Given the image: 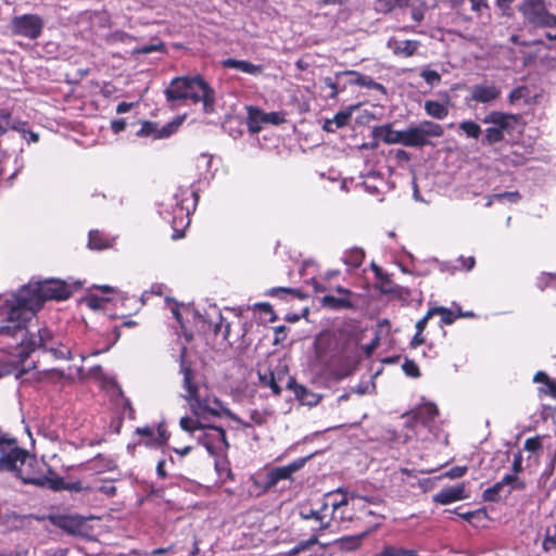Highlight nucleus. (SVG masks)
I'll list each match as a JSON object with an SVG mask.
<instances>
[{
    "label": "nucleus",
    "mask_w": 556,
    "mask_h": 556,
    "mask_svg": "<svg viewBox=\"0 0 556 556\" xmlns=\"http://www.w3.org/2000/svg\"><path fill=\"white\" fill-rule=\"evenodd\" d=\"M7 315L5 324L0 326V343L3 349L16 356L28 354L36 349H46L51 351L55 357L59 358H72V352L64 345L56 346L53 333L47 328H39L36 333L30 332L27 323L30 320H24L16 318L15 320L10 319V307L2 306Z\"/></svg>",
    "instance_id": "f257e3e1"
},
{
    "label": "nucleus",
    "mask_w": 556,
    "mask_h": 556,
    "mask_svg": "<svg viewBox=\"0 0 556 556\" xmlns=\"http://www.w3.org/2000/svg\"><path fill=\"white\" fill-rule=\"evenodd\" d=\"M76 289L77 286L68 281L47 279L23 287L8 299L3 306L10 307L11 320L16 318L31 320L46 301L66 300Z\"/></svg>",
    "instance_id": "f03ea898"
},
{
    "label": "nucleus",
    "mask_w": 556,
    "mask_h": 556,
    "mask_svg": "<svg viewBox=\"0 0 556 556\" xmlns=\"http://www.w3.org/2000/svg\"><path fill=\"white\" fill-rule=\"evenodd\" d=\"M167 100H191L203 102L204 111L210 112L214 104V91L200 76L176 77L165 90Z\"/></svg>",
    "instance_id": "7ed1b4c3"
},
{
    "label": "nucleus",
    "mask_w": 556,
    "mask_h": 556,
    "mask_svg": "<svg viewBox=\"0 0 556 556\" xmlns=\"http://www.w3.org/2000/svg\"><path fill=\"white\" fill-rule=\"evenodd\" d=\"M180 372L184 376L182 388L186 391L184 399L188 402L191 412L195 416H218L223 405L216 397L202 393L201 388L193 381V372L189 366L181 361Z\"/></svg>",
    "instance_id": "20e7f679"
},
{
    "label": "nucleus",
    "mask_w": 556,
    "mask_h": 556,
    "mask_svg": "<svg viewBox=\"0 0 556 556\" xmlns=\"http://www.w3.org/2000/svg\"><path fill=\"white\" fill-rule=\"evenodd\" d=\"M336 493H341L343 496L340 501L331 503L330 528L346 527L350 522L361 520L363 516L357 515L356 510L365 508L366 500L355 492H345L342 489H338Z\"/></svg>",
    "instance_id": "39448f33"
},
{
    "label": "nucleus",
    "mask_w": 556,
    "mask_h": 556,
    "mask_svg": "<svg viewBox=\"0 0 556 556\" xmlns=\"http://www.w3.org/2000/svg\"><path fill=\"white\" fill-rule=\"evenodd\" d=\"M49 521L56 528L61 529L68 535L85 540H94V530L90 521L97 519L93 516L84 517L74 515H50Z\"/></svg>",
    "instance_id": "423d86ee"
},
{
    "label": "nucleus",
    "mask_w": 556,
    "mask_h": 556,
    "mask_svg": "<svg viewBox=\"0 0 556 556\" xmlns=\"http://www.w3.org/2000/svg\"><path fill=\"white\" fill-rule=\"evenodd\" d=\"M444 134L440 124L431 121H422L417 125L404 129V146L421 148L431 144L430 138H439Z\"/></svg>",
    "instance_id": "0eeeda50"
},
{
    "label": "nucleus",
    "mask_w": 556,
    "mask_h": 556,
    "mask_svg": "<svg viewBox=\"0 0 556 556\" xmlns=\"http://www.w3.org/2000/svg\"><path fill=\"white\" fill-rule=\"evenodd\" d=\"M518 10L525 20L535 27H556V15L546 10L544 0H525Z\"/></svg>",
    "instance_id": "6e6552de"
},
{
    "label": "nucleus",
    "mask_w": 556,
    "mask_h": 556,
    "mask_svg": "<svg viewBox=\"0 0 556 556\" xmlns=\"http://www.w3.org/2000/svg\"><path fill=\"white\" fill-rule=\"evenodd\" d=\"M43 26L45 21L37 14H23L14 16L11 21L13 34L28 39H37Z\"/></svg>",
    "instance_id": "1a4fd4ad"
},
{
    "label": "nucleus",
    "mask_w": 556,
    "mask_h": 556,
    "mask_svg": "<svg viewBox=\"0 0 556 556\" xmlns=\"http://www.w3.org/2000/svg\"><path fill=\"white\" fill-rule=\"evenodd\" d=\"M311 456L298 458L287 466L276 467L269 470L265 477L262 486L264 491L274 488L279 481L290 479L291 476L300 470Z\"/></svg>",
    "instance_id": "9d476101"
},
{
    "label": "nucleus",
    "mask_w": 556,
    "mask_h": 556,
    "mask_svg": "<svg viewBox=\"0 0 556 556\" xmlns=\"http://www.w3.org/2000/svg\"><path fill=\"white\" fill-rule=\"evenodd\" d=\"M203 437L200 442L207 450L212 456L219 455L228 448V442L226 439V432L220 427H207L205 428Z\"/></svg>",
    "instance_id": "9b49d317"
},
{
    "label": "nucleus",
    "mask_w": 556,
    "mask_h": 556,
    "mask_svg": "<svg viewBox=\"0 0 556 556\" xmlns=\"http://www.w3.org/2000/svg\"><path fill=\"white\" fill-rule=\"evenodd\" d=\"M20 460L16 463V468L13 471L17 478L24 483L41 485L43 480L37 477L34 472V466L37 463L36 458L28 454L27 451L22 448V455L18 456Z\"/></svg>",
    "instance_id": "f8f14e48"
},
{
    "label": "nucleus",
    "mask_w": 556,
    "mask_h": 556,
    "mask_svg": "<svg viewBox=\"0 0 556 556\" xmlns=\"http://www.w3.org/2000/svg\"><path fill=\"white\" fill-rule=\"evenodd\" d=\"M439 409L433 403H426L415 408L406 415V426L415 429L420 427L428 428L430 422L438 416Z\"/></svg>",
    "instance_id": "ddd939ff"
},
{
    "label": "nucleus",
    "mask_w": 556,
    "mask_h": 556,
    "mask_svg": "<svg viewBox=\"0 0 556 556\" xmlns=\"http://www.w3.org/2000/svg\"><path fill=\"white\" fill-rule=\"evenodd\" d=\"M508 485L509 490L507 494L511 492V490H523L526 484L519 480L516 475H506L503 479L496 482L493 486L488 488L483 492V500L486 502H497L501 498V493L504 486Z\"/></svg>",
    "instance_id": "4468645a"
},
{
    "label": "nucleus",
    "mask_w": 556,
    "mask_h": 556,
    "mask_svg": "<svg viewBox=\"0 0 556 556\" xmlns=\"http://www.w3.org/2000/svg\"><path fill=\"white\" fill-rule=\"evenodd\" d=\"M470 100L477 103L491 104L501 96V88L495 84L480 83L470 87Z\"/></svg>",
    "instance_id": "2eb2a0df"
},
{
    "label": "nucleus",
    "mask_w": 556,
    "mask_h": 556,
    "mask_svg": "<svg viewBox=\"0 0 556 556\" xmlns=\"http://www.w3.org/2000/svg\"><path fill=\"white\" fill-rule=\"evenodd\" d=\"M180 125V119L173 121L162 127H159L154 122H143L137 135L139 137H153L154 139L168 138Z\"/></svg>",
    "instance_id": "dca6fc26"
},
{
    "label": "nucleus",
    "mask_w": 556,
    "mask_h": 556,
    "mask_svg": "<svg viewBox=\"0 0 556 556\" xmlns=\"http://www.w3.org/2000/svg\"><path fill=\"white\" fill-rule=\"evenodd\" d=\"M285 121L283 116L277 112L265 113L257 109L249 110V129L251 132L256 134L261 131L262 124L279 125Z\"/></svg>",
    "instance_id": "f3484780"
},
{
    "label": "nucleus",
    "mask_w": 556,
    "mask_h": 556,
    "mask_svg": "<svg viewBox=\"0 0 556 556\" xmlns=\"http://www.w3.org/2000/svg\"><path fill=\"white\" fill-rule=\"evenodd\" d=\"M518 119V116L515 114L493 111L484 116L483 123L497 128L504 135L505 131H510L515 128Z\"/></svg>",
    "instance_id": "a211bd4d"
},
{
    "label": "nucleus",
    "mask_w": 556,
    "mask_h": 556,
    "mask_svg": "<svg viewBox=\"0 0 556 556\" xmlns=\"http://www.w3.org/2000/svg\"><path fill=\"white\" fill-rule=\"evenodd\" d=\"M469 494L466 492V485L464 482L446 486L440 490L433 495V502L440 505H447L457 501L466 500Z\"/></svg>",
    "instance_id": "6ab92c4d"
},
{
    "label": "nucleus",
    "mask_w": 556,
    "mask_h": 556,
    "mask_svg": "<svg viewBox=\"0 0 556 556\" xmlns=\"http://www.w3.org/2000/svg\"><path fill=\"white\" fill-rule=\"evenodd\" d=\"M419 46L420 43L417 40H397L391 38L388 41V48L391 49L394 54L404 58L412 56L417 51Z\"/></svg>",
    "instance_id": "aec40b11"
},
{
    "label": "nucleus",
    "mask_w": 556,
    "mask_h": 556,
    "mask_svg": "<svg viewBox=\"0 0 556 556\" xmlns=\"http://www.w3.org/2000/svg\"><path fill=\"white\" fill-rule=\"evenodd\" d=\"M136 433L147 439L144 442L147 445H161L165 443L168 438L166 431L161 426L156 431L149 426L137 428Z\"/></svg>",
    "instance_id": "412c9836"
},
{
    "label": "nucleus",
    "mask_w": 556,
    "mask_h": 556,
    "mask_svg": "<svg viewBox=\"0 0 556 556\" xmlns=\"http://www.w3.org/2000/svg\"><path fill=\"white\" fill-rule=\"evenodd\" d=\"M366 500V506L362 510H356L357 515H362L363 519L367 517L375 518H383V514L381 511L382 508V500L379 496H363Z\"/></svg>",
    "instance_id": "4be33fe9"
},
{
    "label": "nucleus",
    "mask_w": 556,
    "mask_h": 556,
    "mask_svg": "<svg viewBox=\"0 0 556 556\" xmlns=\"http://www.w3.org/2000/svg\"><path fill=\"white\" fill-rule=\"evenodd\" d=\"M222 65L227 68H235L239 72L250 74V75H258L262 73V66L255 65L251 62L244 60H236V59H226L222 61Z\"/></svg>",
    "instance_id": "5701e85b"
},
{
    "label": "nucleus",
    "mask_w": 556,
    "mask_h": 556,
    "mask_svg": "<svg viewBox=\"0 0 556 556\" xmlns=\"http://www.w3.org/2000/svg\"><path fill=\"white\" fill-rule=\"evenodd\" d=\"M376 135L388 144L404 146V130H395L390 125H383L377 128Z\"/></svg>",
    "instance_id": "b1692460"
},
{
    "label": "nucleus",
    "mask_w": 556,
    "mask_h": 556,
    "mask_svg": "<svg viewBox=\"0 0 556 556\" xmlns=\"http://www.w3.org/2000/svg\"><path fill=\"white\" fill-rule=\"evenodd\" d=\"M426 113L437 119H444L448 115L447 103H441L434 100H428L425 102Z\"/></svg>",
    "instance_id": "393cba45"
},
{
    "label": "nucleus",
    "mask_w": 556,
    "mask_h": 556,
    "mask_svg": "<svg viewBox=\"0 0 556 556\" xmlns=\"http://www.w3.org/2000/svg\"><path fill=\"white\" fill-rule=\"evenodd\" d=\"M22 455V448L14 447L8 453H2L0 456V471H13L16 468V463L20 460L18 456Z\"/></svg>",
    "instance_id": "a878e982"
},
{
    "label": "nucleus",
    "mask_w": 556,
    "mask_h": 556,
    "mask_svg": "<svg viewBox=\"0 0 556 556\" xmlns=\"http://www.w3.org/2000/svg\"><path fill=\"white\" fill-rule=\"evenodd\" d=\"M374 556H419L415 549L405 548L400 545L386 544Z\"/></svg>",
    "instance_id": "bb28decb"
},
{
    "label": "nucleus",
    "mask_w": 556,
    "mask_h": 556,
    "mask_svg": "<svg viewBox=\"0 0 556 556\" xmlns=\"http://www.w3.org/2000/svg\"><path fill=\"white\" fill-rule=\"evenodd\" d=\"M213 164V155L207 153H202L197 157V168L199 174L204 179H211L214 177V173L212 170Z\"/></svg>",
    "instance_id": "cd10ccee"
},
{
    "label": "nucleus",
    "mask_w": 556,
    "mask_h": 556,
    "mask_svg": "<svg viewBox=\"0 0 556 556\" xmlns=\"http://www.w3.org/2000/svg\"><path fill=\"white\" fill-rule=\"evenodd\" d=\"M367 534V532H364L359 535H351V536H344L334 542V544L341 549L346 552H352L357 549L361 544L363 538Z\"/></svg>",
    "instance_id": "c85d7f7f"
},
{
    "label": "nucleus",
    "mask_w": 556,
    "mask_h": 556,
    "mask_svg": "<svg viewBox=\"0 0 556 556\" xmlns=\"http://www.w3.org/2000/svg\"><path fill=\"white\" fill-rule=\"evenodd\" d=\"M320 304L324 307L331 309H341L352 307V303L346 298H336L333 295H325L320 299Z\"/></svg>",
    "instance_id": "c756f323"
},
{
    "label": "nucleus",
    "mask_w": 556,
    "mask_h": 556,
    "mask_svg": "<svg viewBox=\"0 0 556 556\" xmlns=\"http://www.w3.org/2000/svg\"><path fill=\"white\" fill-rule=\"evenodd\" d=\"M327 509V504L323 505V508L319 510H309L307 514L302 513L301 516L303 519H315L319 522V530H326L330 528V521L329 519H326V515L324 514V510Z\"/></svg>",
    "instance_id": "7c9ffc66"
},
{
    "label": "nucleus",
    "mask_w": 556,
    "mask_h": 556,
    "mask_svg": "<svg viewBox=\"0 0 556 556\" xmlns=\"http://www.w3.org/2000/svg\"><path fill=\"white\" fill-rule=\"evenodd\" d=\"M435 314L441 316L442 323L445 325L453 324L462 315V311H453L443 306L435 307Z\"/></svg>",
    "instance_id": "2f4dec72"
},
{
    "label": "nucleus",
    "mask_w": 556,
    "mask_h": 556,
    "mask_svg": "<svg viewBox=\"0 0 556 556\" xmlns=\"http://www.w3.org/2000/svg\"><path fill=\"white\" fill-rule=\"evenodd\" d=\"M345 74L353 76L354 79L352 80V83H354L356 85L365 86V87L372 88V89H382V86L380 84L374 81L368 76L361 75L359 73L354 72V71L345 72Z\"/></svg>",
    "instance_id": "473e14b6"
},
{
    "label": "nucleus",
    "mask_w": 556,
    "mask_h": 556,
    "mask_svg": "<svg viewBox=\"0 0 556 556\" xmlns=\"http://www.w3.org/2000/svg\"><path fill=\"white\" fill-rule=\"evenodd\" d=\"M459 128L464 134L469 137L477 139L481 135V127L472 121H464L459 124Z\"/></svg>",
    "instance_id": "72a5a7b5"
},
{
    "label": "nucleus",
    "mask_w": 556,
    "mask_h": 556,
    "mask_svg": "<svg viewBox=\"0 0 556 556\" xmlns=\"http://www.w3.org/2000/svg\"><path fill=\"white\" fill-rule=\"evenodd\" d=\"M260 380L263 383V386L270 388L275 395H279L281 393V388L278 384L273 372L260 375Z\"/></svg>",
    "instance_id": "f704fd0d"
},
{
    "label": "nucleus",
    "mask_w": 556,
    "mask_h": 556,
    "mask_svg": "<svg viewBox=\"0 0 556 556\" xmlns=\"http://www.w3.org/2000/svg\"><path fill=\"white\" fill-rule=\"evenodd\" d=\"M350 117H351L350 112H339L336 114L333 119L327 121L326 129L332 131L333 130L331 127L332 124H334L337 128H341L348 124Z\"/></svg>",
    "instance_id": "c9c22d12"
},
{
    "label": "nucleus",
    "mask_w": 556,
    "mask_h": 556,
    "mask_svg": "<svg viewBox=\"0 0 556 556\" xmlns=\"http://www.w3.org/2000/svg\"><path fill=\"white\" fill-rule=\"evenodd\" d=\"M542 547L545 552H549L556 547V526L546 529Z\"/></svg>",
    "instance_id": "e433bc0d"
},
{
    "label": "nucleus",
    "mask_w": 556,
    "mask_h": 556,
    "mask_svg": "<svg viewBox=\"0 0 556 556\" xmlns=\"http://www.w3.org/2000/svg\"><path fill=\"white\" fill-rule=\"evenodd\" d=\"M495 198H497V203L514 204L521 200V194L518 191H507L502 193H495Z\"/></svg>",
    "instance_id": "4c0bfd02"
},
{
    "label": "nucleus",
    "mask_w": 556,
    "mask_h": 556,
    "mask_svg": "<svg viewBox=\"0 0 556 556\" xmlns=\"http://www.w3.org/2000/svg\"><path fill=\"white\" fill-rule=\"evenodd\" d=\"M529 96V91L527 87L519 86L513 89L508 96L509 103L513 105L518 104L521 100L526 99Z\"/></svg>",
    "instance_id": "58836bf2"
},
{
    "label": "nucleus",
    "mask_w": 556,
    "mask_h": 556,
    "mask_svg": "<svg viewBox=\"0 0 556 556\" xmlns=\"http://www.w3.org/2000/svg\"><path fill=\"white\" fill-rule=\"evenodd\" d=\"M318 542L317 536L313 535L308 540L299 542L292 549L289 551V556H296L301 552L309 548Z\"/></svg>",
    "instance_id": "ea45409f"
},
{
    "label": "nucleus",
    "mask_w": 556,
    "mask_h": 556,
    "mask_svg": "<svg viewBox=\"0 0 556 556\" xmlns=\"http://www.w3.org/2000/svg\"><path fill=\"white\" fill-rule=\"evenodd\" d=\"M504 139V135L497 128L490 126L485 129L484 140L488 144H494Z\"/></svg>",
    "instance_id": "a19ab883"
},
{
    "label": "nucleus",
    "mask_w": 556,
    "mask_h": 556,
    "mask_svg": "<svg viewBox=\"0 0 556 556\" xmlns=\"http://www.w3.org/2000/svg\"><path fill=\"white\" fill-rule=\"evenodd\" d=\"M214 333L216 336L220 334L223 340H227L229 337L230 325L229 324L224 325V318L220 314L218 315V323H216L214 326Z\"/></svg>",
    "instance_id": "79ce46f5"
},
{
    "label": "nucleus",
    "mask_w": 556,
    "mask_h": 556,
    "mask_svg": "<svg viewBox=\"0 0 556 556\" xmlns=\"http://www.w3.org/2000/svg\"><path fill=\"white\" fill-rule=\"evenodd\" d=\"M420 76L430 86H437L441 81V76L438 72L432 70H422Z\"/></svg>",
    "instance_id": "37998d69"
},
{
    "label": "nucleus",
    "mask_w": 556,
    "mask_h": 556,
    "mask_svg": "<svg viewBox=\"0 0 556 556\" xmlns=\"http://www.w3.org/2000/svg\"><path fill=\"white\" fill-rule=\"evenodd\" d=\"M41 479L43 480L42 485H47L48 488H50L53 491L65 490V480L63 478L55 477V478H41Z\"/></svg>",
    "instance_id": "c03bdc74"
},
{
    "label": "nucleus",
    "mask_w": 556,
    "mask_h": 556,
    "mask_svg": "<svg viewBox=\"0 0 556 556\" xmlns=\"http://www.w3.org/2000/svg\"><path fill=\"white\" fill-rule=\"evenodd\" d=\"M179 425L182 430L193 432L197 429L203 428L198 420H194L188 416L180 418Z\"/></svg>",
    "instance_id": "a18cd8bd"
},
{
    "label": "nucleus",
    "mask_w": 556,
    "mask_h": 556,
    "mask_svg": "<svg viewBox=\"0 0 556 556\" xmlns=\"http://www.w3.org/2000/svg\"><path fill=\"white\" fill-rule=\"evenodd\" d=\"M404 0H377L376 8L380 12H389L396 5H401Z\"/></svg>",
    "instance_id": "49530a36"
},
{
    "label": "nucleus",
    "mask_w": 556,
    "mask_h": 556,
    "mask_svg": "<svg viewBox=\"0 0 556 556\" xmlns=\"http://www.w3.org/2000/svg\"><path fill=\"white\" fill-rule=\"evenodd\" d=\"M350 258L348 260V263L352 266H358L362 264L363 262V258H364V252L361 248H354L352 251H351V254L349 256Z\"/></svg>",
    "instance_id": "de8ad7c7"
},
{
    "label": "nucleus",
    "mask_w": 556,
    "mask_h": 556,
    "mask_svg": "<svg viewBox=\"0 0 556 556\" xmlns=\"http://www.w3.org/2000/svg\"><path fill=\"white\" fill-rule=\"evenodd\" d=\"M467 472L466 466H456L451 468L448 471L444 473V477L450 479H457L463 477Z\"/></svg>",
    "instance_id": "09e8293b"
},
{
    "label": "nucleus",
    "mask_w": 556,
    "mask_h": 556,
    "mask_svg": "<svg viewBox=\"0 0 556 556\" xmlns=\"http://www.w3.org/2000/svg\"><path fill=\"white\" fill-rule=\"evenodd\" d=\"M403 369L410 377H419L420 376L419 368L417 367V365L414 362H409V361L405 362L403 364Z\"/></svg>",
    "instance_id": "8fccbe9b"
},
{
    "label": "nucleus",
    "mask_w": 556,
    "mask_h": 556,
    "mask_svg": "<svg viewBox=\"0 0 556 556\" xmlns=\"http://www.w3.org/2000/svg\"><path fill=\"white\" fill-rule=\"evenodd\" d=\"M541 442L539 438H530L525 442V450L530 452H536L541 448Z\"/></svg>",
    "instance_id": "3c124183"
},
{
    "label": "nucleus",
    "mask_w": 556,
    "mask_h": 556,
    "mask_svg": "<svg viewBox=\"0 0 556 556\" xmlns=\"http://www.w3.org/2000/svg\"><path fill=\"white\" fill-rule=\"evenodd\" d=\"M275 331V338H274V343L275 344H278L282 341L286 340L287 338V327L285 326H278L274 329Z\"/></svg>",
    "instance_id": "603ef678"
},
{
    "label": "nucleus",
    "mask_w": 556,
    "mask_h": 556,
    "mask_svg": "<svg viewBox=\"0 0 556 556\" xmlns=\"http://www.w3.org/2000/svg\"><path fill=\"white\" fill-rule=\"evenodd\" d=\"M89 489H90L89 486L83 485V483L80 481H75V482H66L65 481V490L71 491V492H81V491H86Z\"/></svg>",
    "instance_id": "864d4df0"
},
{
    "label": "nucleus",
    "mask_w": 556,
    "mask_h": 556,
    "mask_svg": "<svg viewBox=\"0 0 556 556\" xmlns=\"http://www.w3.org/2000/svg\"><path fill=\"white\" fill-rule=\"evenodd\" d=\"M379 343H380V338L377 334L370 343H368L367 345L364 346L365 354L368 356L371 355L374 353V351L379 346Z\"/></svg>",
    "instance_id": "5fc2aeb1"
},
{
    "label": "nucleus",
    "mask_w": 556,
    "mask_h": 556,
    "mask_svg": "<svg viewBox=\"0 0 556 556\" xmlns=\"http://www.w3.org/2000/svg\"><path fill=\"white\" fill-rule=\"evenodd\" d=\"M104 240H106L102 232L99 230H90L89 231V243H102Z\"/></svg>",
    "instance_id": "6e6d98bb"
},
{
    "label": "nucleus",
    "mask_w": 556,
    "mask_h": 556,
    "mask_svg": "<svg viewBox=\"0 0 556 556\" xmlns=\"http://www.w3.org/2000/svg\"><path fill=\"white\" fill-rule=\"evenodd\" d=\"M111 128L115 134L123 131L126 128L125 119H114L111 122Z\"/></svg>",
    "instance_id": "4d7b16f0"
},
{
    "label": "nucleus",
    "mask_w": 556,
    "mask_h": 556,
    "mask_svg": "<svg viewBox=\"0 0 556 556\" xmlns=\"http://www.w3.org/2000/svg\"><path fill=\"white\" fill-rule=\"evenodd\" d=\"M324 84L326 87H328L331 90V93L329 94L330 98H336L338 94V87L337 84L330 78L326 77L324 79Z\"/></svg>",
    "instance_id": "13d9d810"
},
{
    "label": "nucleus",
    "mask_w": 556,
    "mask_h": 556,
    "mask_svg": "<svg viewBox=\"0 0 556 556\" xmlns=\"http://www.w3.org/2000/svg\"><path fill=\"white\" fill-rule=\"evenodd\" d=\"M471 3V10L476 13H480L483 8L488 7L486 0H469Z\"/></svg>",
    "instance_id": "bf43d9fd"
},
{
    "label": "nucleus",
    "mask_w": 556,
    "mask_h": 556,
    "mask_svg": "<svg viewBox=\"0 0 556 556\" xmlns=\"http://www.w3.org/2000/svg\"><path fill=\"white\" fill-rule=\"evenodd\" d=\"M278 293H290V294H294L296 296H300V292L298 290L290 289V288H274V289H271L269 291L270 295H275V294H278Z\"/></svg>",
    "instance_id": "052dcab7"
},
{
    "label": "nucleus",
    "mask_w": 556,
    "mask_h": 556,
    "mask_svg": "<svg viewBox=\"0 0 556 556\" xmlns=\"http://www.w3.org/2000/svg\"><path fill=\"white\" fill-rule=\"evenodd\" d=\"M134 105H135L134 103L121 102L116 106V112L118 114L127 113L128 111H130L134 108Z\"/></svg>",
    "instance_id": "680f3d73"
},
{
    "label": "nucleus",
    "mask_w": 556,
    "mask_h": 556,
    "mask_svg": "<svg viewBox=\"0 0 556 556\" xmlns=\"http://www.w3.org/2000/svg\"><path fill=\"white\" fill-rule=\"evenodd\" d=\"M425 343V338L422 337V332L417 331L416 334L413 337L410 345L413 348H417Z\"/></svg>",
    "instance_id": "e2e57ef3"
},
{
    "label": "nucleus",
    "mask_w": 556,
    "mask_h": 556,
    "mask_svg": "<svg viewBox=\"0 0 556 556\" xmlns=\"http://www.w3.org/2000/svg\"><path fill=\"white\" fill-rule=\"evenodd\" d=\"M99 490H100L102 493H104V494H106V495H109V496L114 495V494H115V492H116V488H115V485H113L112 483H110V484H103V485H101V486L99 488Z\"/></svg>",
    "instance_id": "0e129e2a"
},
{
    "label": "nucleus",
    "mask_w": 556,
    "mask_h": 556,
    "mask_svg": "<svg viewBox=\"0 0 556 556\" xmlns=\"http://www.w3.org/2000/svg\"><path fill=\"white\" fill-rule=\"evenodd\" d=\"M313 288L315 292H324L326 291V286L319 282L316 278H312L308 282Z\"/></svg>",
    "instance_id": "69168bd1"
},
{
    "label": "nucleus",
    "mask_w": 556,
    "mask_h": 556,
    "mask_svg": "<svg viewBox=\"0 0 556 556\" xmlns=\"http://www.w3.org/2000/svg\"><path fill=\"white\" fill-rule=\"evenodd\" d=\"M156 473L160 478L166 477L165 460H160L156 466Z\"/></svg>",
    "instance_id": "338daca9"
},
{
    "label": "nucleus",
    "mask_w": 556,
    "mask_h": 556,
    "mask_svg": "<svg viewBox=\"0 0 556 556\" xmlns=\"http://www.w3.org/2000/svg\"><path fill=\"white\" fill-rule=\"evenodd\" d=\"M128 38H129V36L124 33H114V34H112L110 40L115 42V41H124Z\"/></svg>",
    "instance_id": "774afa93"
}]
</instances>
